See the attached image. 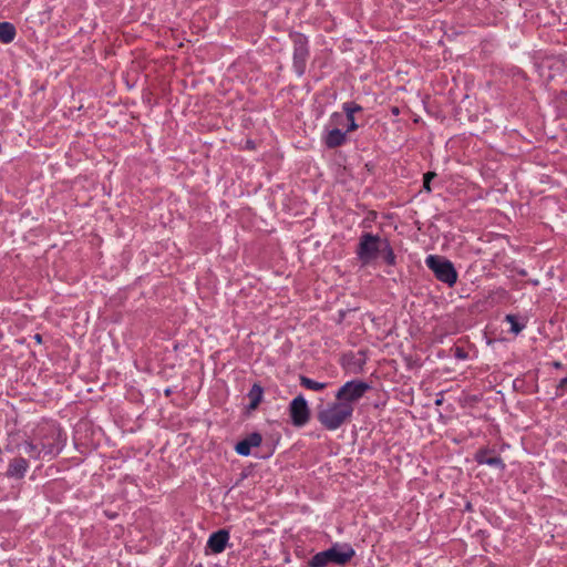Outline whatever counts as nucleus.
<instances>
[{
	"mask_svg": "<svg viewBox=\"0 0 567 567\" xmlns=\"http://www.w3.org/2000/svg\"><path fill=\"white\" fill-rule=\"evenodd\" d=\"M45 435L40 433H34L32 436H28L22 439L21 441H17L14 436L9 441L6 450L8 452H14L16 450L19 452V455H28L30 458L38 460L41 454L52 456L53 455V446L52 444H48L44 442Z\"/></svg>",
	"mask_w": 567,
	"mask_h": 567,
	"instance_id": "obj_1",
	"label": "nucleus"
},
{
	"mask_svg": "<svg viewBox=\"0 0 567 567\" xmlns=\"http://www.w3.org/2000/svg\"><path fill=\"white\" fill-rule=\"evenodd\" d=\"M353 406L348 403L339 402L337 399L332 403H328L318 411L317 417L319 422L330 431L339 429L352 415Z\"/></svg>",
	"mask_w": 567,
	"mask_h": 567,
	"instance_id": "obj_2",
	"label": "nucleus"
},
{
	"mask_svg": "<svg viewBox=\"0 0 567 567\" xmlns=\"http://www.w3.org/2000/svg\"><path fill=\"white\" fill-rule=\"evenodd\" d=\"M354 556V549L349 545H334L331 548L316 554L309 561L310 567H324L328 563L337 565L347 564Z\"/></svg>",
	"mask_w": 567,
	"mask_h": 567,
	"instance_id": "obj_3",
	"label": "nucleus"
},
{
	"mask_svg": "<svg viewBox=\"0 0 567 567\" xmlns=\"http://www.w3.org/2000/svg\"><path fill=\"white\" fill-rule=\"evenodd\" d=\"M425 264L440 281L449 286H453L456 282L457 272L450 260L441 256L430 255Z\"/></svg>",
	"mask_w": 567,
	"mask_h": 567,
	"instance_id": "obj_4",
	"label": "nucleus"
},
{
	"mask_svg": "<svg viewBox=\"0 0 567 567\" xmlns=\"http://www.w3.org/2000/svg\"><path fill=\"white\" fill-rule=\"evenodd\" d=\"M383 243V238L370 233H365L361 236L357 254L362 265L370 264L379 256L382 248L381 244Z\"/></svg>",
	"mask_w": 567,
	"mask_h": 567,
	"instance_id": "obj_5",
	"label": "nucleus"
},
{
	"mask_svg": "<svg viewBox=\"0 0 567 567\" xmlns=\"http://www.w3.org/2000/svg\"><path fill=\"white\" fill-rule=\"evenodd\" d=\"M369 389V384L363 381H350L339 389L336 399L339 402H344L353 406Z\"/></svg>",
	"mask_w": 567,
	"mask_h": 567,
	"instance_id": "obj_6",
	"label": "nucleus"
},
{
	"mask_svg": "<svg viewBox=\"0 0 567 567\" xmlns=\"http://www.w3.org/2000/svg\"><path fill=\"white\" fill-rule=\"evenodd\" d=\"M310 411L306 400L299 395L290 403V416L293 425L302 426L309 421Z\"/></svg>",
	"mask_w": 567,
	"mask_h": 567,
	"instance_id": "obj_7",
	"label": "nucleus"
},
{
	"mask_svg": "<svg viewBox=\"0 0 567 567\" xmlns=\"http://www.w3.org/2000/svg\"><path fill=\"white\" fill-rule=\"evenodd\" d=\"M28 468L29 461L24 456L18 455L9 462L6 475L9 478L21 480L25 476Z\"/></svg>",
	"mask_w": 567,
	"mask_h": 567,
	"instance_id": "obj_8",
	"label": "nucleus"
},
{
	"mask_svg": "<svg viewBox=\"0 0 567 567\" xmlns=\"http://www.w3.org/2000/svg\"><path fill=\"white\" fill-rule=\"evenodd\" d=\"M307 54L308 50L306 48L305 40L301 37H298L293 53V64L299 75H301L305 71Z\"/></svg>",
	"mask_w": 567,
	"mask_h": 567,
	"instance_id": "obj_9",
	"label": "nucleus"
},
{
	"mask_svg": "<svg viewBox=\"0 0 567 567\" xmlns=\"http://www.w3.org/2000/svg\"><path fill=\"white\" fill-rule=\"evenodd\" d=\"M261 435L259 433H251L243 441L236 444V452L240 455L247 456L250 454V449L260 445Z\"/></svg>",
	"mask_w": 567,
	"mask_h": 567,
	"instance_id": "obj_10",
	"label": "nucleus"
},
{
	"mask_svg": "<svg viewBox=\"0 0 567 567\" xmlns=\"http://www.w3.org/2000/svg\"><path fill=\"white\" fill-rule=\"evenodd\" d=\"M228 538V532L220 529L210 535L208 539V547L213 550V553L219 554L225 549Z\"/></svg>",
	"mask_w": 567,
	"mask_h": 567,
	"instance_id": "obj_11",
	"label": "nucleus"
},
{
	"mask_svg": "<svg viewBox=\"0 0 567 567\" xmlns=\"http://www.w3.org/2000/svg\"><path fill=\"white\" fill-rule=\"evenodd\" d=\"M475 460L480 464H486L489 466H497L501 471L504 470L505 465L501 457L489 455L487 450H481L476 453Z\"/></svg>",
	"mask_w": 567,
	"mask_h": 567,
	"instance_id": "obj_12",
	"label": "nucleus"
},
{
	"mask_svg": "<svg viewBox=\"0 0 567 567\" xmlns=\"http://www.w3.org/2000/svg\"><path fill=\"white\" fill-rule=\"evenodd\" d=\"M346 140V134L338 128L330 131L326 137L328 147L333 148L341 145Z\"/></svg>",
	"mask_w": 567,
	"mask_h": 567,
	"instance_id": "obj_13",
	"label": "nucleus"
},
{
	"mask_svg": "<svg viewBox=\"0 0 567 567\" xmlns=\"http://www.w3.org/2000/svg\"><path fill=\"white\" fill-rule=\"evenodd\" d=\"M16 35L14 27L9 22L0 23V42L10 43Z\"/></svg>",
	"mask_w": 567,
	"mask_h": 567,
	"instance_id": "obj_14",
	"label": "nucleus"
},
{
	"mask_svg": "<svg viewBox=\"0 0 567 567\" xmlns=\"http://www.w3.org/2000/svg\"><path fill=\"white\" fill-rule=\"evenodd\" d=\"M248 398L250 400L248 409L249 410L257 409V406L260 403L261 398H262V388L258 384H254L248 393Z\"/></svg>",
	"mask_w": 567,
	"mask_h": 567,
	"instance_id": "obj_15",
	"label": "nucleus"
},
{
	"mask_svg": "<svg viewBox=\"0 0 567 567\" xmlns=\"http://www.w3.org/2000/svg\"><path fill=\"white\" fill-rule=\"evenodd\" d=\"M381 245H382V248H381L379 256H381L386 264L394 265L395 264V255H394L393 249L391 248L389 241L386 239H384V243Z\"/></svg>",
	"mask_w": 567,
	"mask_h": 567,
	"instance_id": "obj_16",
	"label": "nucleus"
},
{
	"mask_svg": "<svg viewBox=\"0 0 567 567\" xmlns=\"http://www.w3.org/2000/svg\"><path fill=\"white\" fill-rule=\"evenodd\" d=\"M300 383L305 388H307L309 390H313V391H320L326 388V383H320V382L313 381L307 377H300Z\"/></svg>",
	"mask_w": 567,
	"mask_h": 567,
	"instance_id": "obj_17",
	"label": "nucleus"
},
{
	"mask_svg": "<svg viewBox=\"0 0 567 567\" xmlns=\"http://www.w3.org/2000/svg\"><path fill=\"white\" fill-rule=\"evenodd\" d=\"M505 319L508 323H511V331L514 332L515 334H518L523 330V326L519 324L516 316L507 315Z\"/></svg>",
	"mask_w": 567,
	"mask_h": 567,
	"instance_id": "obj_18",
	"label": "nucleus"
},
{
	"mask_svg": "<svg viewBox=\"0 0 567 567\" xmlns=\"http://www.w3.org/2000/svg\"><path fill=\"white\" fill-rule=\"evenodd\" d=\"M343 110L347 114V118L348 121H352V116L355 112H359L361 111V106L358 105V104H353V103H346L343 105Z\"/></svg>",
	"mask_w": 567,
	"mask_h": 567,
	"instance_id": "obj_19",
	"label": "nucleus"
},
{
	"mask_svg": "<svg viewBox=\"0 0 567 567\" xmlns=\"http://www.w3.org/2000/svg\"><path fill=\"white\" fill-rule=\"evenodd\" d=\"M564 393H567V377L561 379L557 385V395H563Z\"/></svg>",
	"mask_w": 567,
	"mask_h": 567,
	"instance_id": "obj_20",
	"label": "nucleus"
},
{
	"mask_svg": "<svg viewBox=\"0 0 567 567\" xmlns=\"http://www.w3.org/2000/svg\"><path fill=\"white\" fill-rule=\"evenodd\" d=\"M455 355L456 358L458 359H465L467 357V353L464 351V349L462 348H456L455 349Z\"/></svg>",
	"mask_w": 567,
	"mask_h": 567,
	"instance_id": "obj_21",
	"label": "nucleus"
},
{
	"mask_svg": "<svg viewBox=\"0 0 567 567\" xmlns=\"http://www.w3.org/2000/svg\"><path fill=\"white\" fill-rule=\"evenodd\" d=\"M435 176L436 174L434 172H429L424 175V179L431 183V179H433Z\"/></svg>",
	"mask_w": 567,
	"mask_h": 567,
	"instance_id": "obj_22",
	"label": "nucleus"
},
{
	"mask_svg": "<svg viewBox=\"0 0 567 567\" xmlns=\"http://www.w3.org/2000/svg\"><path fill=\"white\" fill-rule=\"evenodd\" d=\"M423 188L426 190V192H431V187H430V182L429 181H425L423 182Z\"/></svg>",
	"mask_w": 567,
	"mask_h": 567,
	"instance_id": "obj_23",
	"label": "nucleus"
},
{
	"mask_svg": "<svg viewBox=\"0 0 567 567\" xmlns=\"http://www.w3.org/2000/svg\"><path fill=\"white\" fill-rule=\"evenodd\" d=\"M350 122V126H349V130L350 131H353L357 128V124L354 123V117L352 116V121H349Z\"/></svg>",
	"mask_w": 567,
	"mask_h": 567,
	"instance_id": "obj_24",
	"label": "nucleus"
},
{
	"mask_svg": "<svg viewBox=\"0 0 567 567\" xmlns=\"http://www.w3.org/2000/svg\"><path fill=\"white\" fill-rule=\"evenodd\" d=\"M34 340H35L38 343H41V342H42V337H41V334L37 333V334L34 336Z\"/></svg>",
	"mask_w": 567,
	"mask_h": 567,
	"instance_id": "obj_25",
	"label": "nucleus"
},
{
	"mask_svg": "<svg viewBox=\"0 0 567 567\" xmlns=\"http://www.w3.org/2000/svg\"><path fill=\"white\" fill-rule=\"evenodd\" d=\"M399 112H400V111H399V107H396V106H393V107H392V113H393L394 115H398V114H399Z\"/></svg>",
	"mask_w": 567,
	"mask_h": 567,
	"instance_id": "obj_26",
	"label": "nucleus"
},
{
	"mask_svg": "<svg viewBox=\"0 0 567 567\" xmlns=\"http://www.w3.org/2000/svg\"><path fill=\"white\" fill-rule=\"evenodd\" d=\"M554 367H555V368H560V367H561V363H560V362H554Z\"/></svg>",
	"mask_w": 567,
	"mask_h": 567,
	"instance_id": "obj_27",
	"label": "nucleus"
},
{
	"mask_svg": "<svg viewBox=\"0 0 567 567\" xmlns=\"http://www.w3.org/2000/svg\"><path fill=\"white\" fill-rule=\"evenodd\" d=\"M171 394V389L165 390V395L168 396Z\"/></svg>",
	"mask_w": 567,
	"mask_h": 567,
	"instance_id": "obj_28",
	"label": "nucleus"
},
{
	"mask_svg": "<svg viewBox=\"0 0 567 567\" xmlns=\"http://www.w3.org/2000/svg\"><path fill=\"white\" fill-rule=\"evenodd\" d=\"M435 403H436L437 405H440V404L442 403V400H440V399H439V400H436V402H435Z\"/></svg>",
	"mask_w": 567,
	"mask_h": 567,
	"instance_id": "obj_29",
	"label": "nucleus"
}]
</instances>
